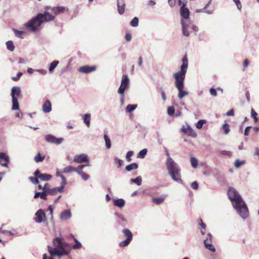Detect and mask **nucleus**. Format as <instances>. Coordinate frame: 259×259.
<instances>
[{
	"label": "nucleus",
	"instance_id": "obj_1",
	"mask_svg": "<svg viewBox=\"0 0 259 259\" xmlns=\"http://www.w3.org/2000/svg\"><path fill=\"white\" fill-rule=\"evenodd\" d=\"M188 61L187 55H185L182 59L181 71L176 72L173 75V77L175 79V84L179 92L178 97L180 99H182L189 94L188 92L184 90V80L188 65Z\"/></svg>",
	"mask_w": 259,
	"mask_h": 259
},
{
	"label": "nucleus",
	"instance_id": "obj_2",
	"mask_svg": "<svg viewBox=\"0 0 259 259\" xmlns=\"http://www.w3.org/2000/svg\"><path fill=\"white\" fill-rule=\"evenodd\" d=\"M53 244L55 248L48 246V251L51 255H57L59 257L67 255L71 251L70 245L62 241L61 238L57 237L53 240Z\"/></svg>",
	"mask_w": 259,
	"mask_h": 259
},
{
	"label": "nucleus",
	"instance_id": "obj_3",
	"mask_svg": "<svg viewBox=\"0 0 259 259\" xmlns=\"http://www.w3.org/2000/svg\"><path fill=\"white\" fill-rule=\"evenodd\" d=\"M55 16L49 12L38 14L35 17L25 23V27L31 31H35L43 22H48L54 20Z\"/></svg>",
	"mask_w": 259,
	"mask_h": 259
},
{
	"label": "nucleus",
	"instance_id": "obj_4",
	"mask_svg": "<svg viewBox=\"0 0 259 259\" xmlns=\"http://www.w3.org/2000/svg\"><path fill=\"white\" fill-rule=\"evenodd\" d=\"M166 156L168 158L166 165L169 174L174 181L180 184H183V181L181 178V169L173 159L169 157V154L168 152L166 153Z\"/></svg>",
	"mask_w": 259,
	"mask_h": 259
},
{
	"label": "nucleus",
	"instance_id": "obj_5",
	"mask_svg": "<svg viewBox=\"0 0 259 259\" xmlns=\"http://www.w3.org/2000/svg\"><path fill=\"white\" fill-rule=\"evenodd\" d=\"M228 196L231 201L234 202V204H239L243 201L240 195L236 190L232 187L229 188Z\"/></svg>",
	"mask_w": 259,
	"mask_h": 259
},
{
	"label": "nucleus",
	"instance_id": "obj_6",
	"mask_svg": "<svg viewBox=\"0 0 259 259\" xmlns=\"http://www.w3.org/2000/svg\"><path fill=\"white\" fill-rule=\"evenodd\" d=\"M234 207L237 210L238 214L243 218L246 219L248 215L247 207L243 201L239 204H234Z\"/></svg>",
	"mask_w": 259,
	"mask_h": 259
},
{
	"label": "nucleus",
	"instance_id": "obj_7",
	"mask_svg": "<svg viewBox=\"0 0 259 259\" xmlns=\"http://www.w3.org/2000/svg\"><path fill=\"white\" fill-rule=\"evenodd\" d=\"M130 80L127 75L123 74L122 76V79L120 87L118 90V93L122 96V98H124V91L128 88Z\"/></svg>",
	"mask_w": 259,
	"mask_h": 259
},
{
	"label": "nucleus",
	"instance_id": "obj_8",
	"mask_svg": "<svg viewBox=\"0 0 259 259\" xmlns=\"http://www.w3.org/2000/svg\"><path fill=\"white\" fill-rule=\"evenodd\" d=\"M124 237H126V239L120 242L119 244L120 247H124L127 246L131 242L133 239V234L128 229H124L122 231Z\"/></svg>",
	"mask_w": 259,
	"mask_h": 259
},
{
	"label": "nucleus",
	"instance_id": "obj_9",
	"mask_svg": "<svg viewBox=\"0 0 259 259\" xmlns=\"http://www.w3.org/2000/svg\"><path fill=\"white\" fill-rule=\"evenodd\" d=\"M179 5L181 6L180 14L182 17L187 19L189 17L190 12L188 8L185 7L186 3L185 0H178Z\"/></svg>",
	"mask_w": 259,
	"mask_h": 259
},
{
	"label": "nucleus",
	"instance_id": "obj_10",
	"mask_svg": "<svg viewBox=\"0 0 259 259\" xmlns=\"http://www.w3.org/2000/svg\"><path fill=\"white\" fill-rule=\"evenodd\" d=\"M50 186L48 183H46L43 187L42 192H36L35 193L34 198H37L40 197L41 199L47 200V193L51 189Z\"/></svg>",
	"mask_w": 259,
	"mask_h": 259
},
{
	"label": "nucleus",
	"instance_id": "obj_11",
	"mask_svg": "<svg viewBox=\"0 0 259 259\" xmlns=\"http://www.w3.org/2000/svg\"><path fill=\"white\" fill-rule=\"evenodd\" d=\"M85 166L84 165H79L77 167H74L72 166L69 165L65 167L63 170V172L64 173H70L72 172L76 171L77 172H80L83 168Z\"/></svg>",
	"mask_w": 259,
	"mask_h": 259
},
{
	"label": "nucleus",
	"instance_id": "obj_12",
	"mask_svg": "<svg viewBox=\"0 0 259 259\" xmlns=\"http://www.w3.org/2000/svg\"><path fill=\"white\" fill-rule=\"evenodd\" d=\"M35 216L34 220L37 223H40L47 220L46 214L42 209L37 210L35 213Z\"/></svg>",
	"mask_w": 259,
	"mask_h": 259
},
{
	"label": "nucleus",
	"instance_id": "obj_13",
	"mask_svg": "<svg viewBox=\"0 0 259 259\" xmlns=\"http://www.w3.org/2000/svg\"><path fill=\"white\" fill-rule=\"evenodd\" d=\"M10 162L9 156L5 153L0 152V164L4 167H7Z\"/></svg>",
	"mask_w": 259,
	"mask_h": 259
},
{
	"label": "nucleus",
	"instance_id": "obj_14",
	"mask_svg": "<svg viewBox=\"0 0 259 259\" xmlns=\"http://www.w3.org/2000/svg\"><path fill=\"white\" fill-rule=\"evenodd\" d=\"M45 139L48 142L55 144L56 145L61 144L63 141V138H57L51 135H47L45 137Z\"/></svg>",
	"mask_w": 259,
	"mask_h": 259
},
{
	"label": "nucleus",
	"instance_id": "obj_15",
	"mask_svg": "<svg viewBox=\"0 0 259 259\" xmlns=\"http://www.w3.org/2000/svg\"><path fill=\"white\" fill-rule=\"evenodd\" d=\"M74 161L78 163H81L84 162H89L88 157L85 154L75 155L74 157Z\"/></svg>",
	"mask_w": 259,
	"mask_h": 259
},
{
	"label": "nucleus",
	"instance_id": "obj_16",
	"mask_svg": "<svg viewBox=\"0 0 259 259\" xmlns=\"http://www.w3.org/2000/svg\"><path fill=\"white\" fill-rule=\"evenodd\" d=\"M96 70V67L95 66H89L87 65L81 66L78 69L79 72L84 73H89L95 71Z\"/></svg>",
	"mask_w": 259,
	"mask_h": 259
},
{
	"label": "nucleus",
	"instance_id": "obj_17",
	"mask_svg": "<svg viewBox=\"0 0 259 259\" xmlns=\"http://www.w3.org/2000/svg\"><path fill=\"white\" fill-rule=\"evenodd\" d=\"M34 176L38 177L42 181H49L51 179L52 176L48 174H42L39 170H36L34 173Z\"/></svg>",
	"mask_w": 259,
	"mask_h": 259
},
{
	"label": "nucleus",
	"instance_id": "obj_18",
	"mask_svg": "<svg viewBox=\"0 0 259 259\" xmlns=\"http://www.w3.org/2000/svg\"><path fill=\"white\" fill-rule=\"evenodd\" d=\"M117 10L120 15H122L125 11V4L124 0H117Z\"/></svg>",
	"mask_w": 259,
	"mask_h": 259
},
{
	"label": "nucleus",
	"instance_id": "obj_19",
	"mask_svg": "<svg viewBox=\"0 0 259 259\" xmlns=\"http://www.w3.org/2000/svg\"><path fill=\"white\" fill-rule=\"evenodd\" d=\"M51 10L56 15L68 11V9L63 6L53 7L51 9Z\"/></svg>",
	"mask_w": 259,
	"mask_h": 259
},
{
	"label": "nucleus",
	"instance_id": "obj_20",
	"mask_svg": "<svg viewBox=\"0 0 259 259\" xmlns=\"http://www.w3.org/2000/svg\"><path fill=\"white\" fill-rule=\"evenodd\" d=\"M21 90L19 87H14L12 89L11 96L12 99L17 98L20 96Z\"/></svg>",
	"mask_w": 259,
	"mask_h": 259
},
{
	"label": "nucleus",
	"instance_id": "obj_21",
	"mask_svg": "<svg viewBox=\"0 0 259 259\" xmlns=\"http://www.w3.org/2000/svg\"><path fill=\"white\" fill-rule=\"evenodd\" d=\"M52 110V104L50 101L46 100L42 105V110L45 113H48Z\"/></svg>",
	"mask_w": 259,
	"mask_h": 259
},
{
	"label": "nucleus",
	"instance_id": "obj_22",
	"mask_svg": "<svg viewBox=\"0 0 259 259\" xmlns=\"http://www.w3.org/2000/svg\"><path fill=\"white\" fill-rule=\"evenodd\" d=\"M57 192L62 193V187H56L54 188L51 189L47 193L48 195H56Z\"/></svg>",
	"mask_w": 259,
	"mask_h": 259
},
{
	"label": "nucleus",
	"instance_id": "obj_23",
	"mask_svg": "<svg viewBox=\"0 0 259 259\" xmlns=\"http://www.w3.org/2000/svg\"><path fill=\"white\" fill-rule=\"evenodd\" d=\"M71 216V212L69 210H65L62 212L60 218L62 220H66L70 218Z\"/></svg>",
	"mask_w": 259,
	"mask_h": 259
},
{
	"label": "nucleus",
	"instance_id": "obj_24",
	"mask_svg": "<svg viewBox=\"0 0 259 259\" xmlns=\"http://www.w3.org/2000/svg\"><path fill=\"white\" fill-rule=\"evenodd\" d=\"M165 199V196H162L160 197H153L152 198V202L156 205H159L164 201Z\"/></svg>",
	"mask_w": 259,
	"mask_h": 259
},
{
	"label": "nucleus",
	"instance_id": "obj_25",
	"mask_svg": "<svg viewBox=\"0 0 259 259\" xmlns=\"http://www.w3.org/2000/svg\"><path fill=\"white\" fill-rule=\"evenodd\" d=\"M114 204L119 208H122L125 204V201L122 199L113 200Z\"/></svg>",
	"mask_w": 259,
	"mask_h": 259
},
{
	"label": "nucleus",
	"instance_id": "obj_26",
	"mask_svg": "<svg viewBox=\"0 0 259 259\" xmlns=\"http://www.w3.org/2000/svg\"><path fill=\"white\" fill-rule=\"evenodd\" d=\"M91 116L90 114H85L82 116L83 121L88 127L90 126Z\"/></svg>",
	"mask_w": 259,
	"mask_h": 259
},
{
	"label": "nucleus",
	"instance_id": "obj_27",
	"mask_svg": "<svg viewBox=\"0 0 259 259\" xmlns=\"http://www.w3.org/2000/svg\"><path fill=\"white\" fill-rule=\"evenodd\" d=\"M184 132L188 136H190L193 137H195L197 136V134L194 132V131L190 127H188L187 128L185 129L184 130Z\"/></svg>",
	"mask_w": 259,
	"mask_h": 259
},
{
	"label": "nucleus",
	"instance_id": "obj_28",
	"mask_svg": "<svg viewBox=\"0 0 259 259\" xmlns=\"http://www.w3.org/2000/svg\"><path fill=\"white\" fill-rule=\"evenodd\" d=\"M198 223L201 228V233L202 235H204L205 234V229L206 227V225L203 222L202 220L201 219H199L198 220Z\"/></svg>",
	"mask_w": 259,
	"mask_h": 259
},
{
	"label": "nucleus",
	"instance_id": "obj_29",
	"mask_svg": "<svg viewBox=\"0 0 259 259\" xmlns=\"http://www.w3.org/2000/svg\"><path fill=\"white\" fill-rule=\"evenodd\" d=\"M138 167V165L136 163H133L131 164L127 165L125 167L127 171H131L132 169H136Z\"/></svg>",
	"mask_w": 259,
	"mask_h": 259
},
{
	"label": "nucleus",
	"instance_id": "obj_30",
	"mask_svg": "<svg viewBox=\"0 0 259 259\" xmlns=\"http://www.w3.org/2000/svg\"><path fill=\"white\" fill-rule=\"evenodd\" d=\"M12 108L13 110L19 109V106L17 98L12 99Z\"/></svg>",
	"mask_w": 259,
	"mask_h": 259
},
{
	"label": "nucleus",
	"instance_id": "obj_31",
	"mask_svg": "<svg viewBox=\"0 0 259 259\" xmlns=\"http://www.w3.org/2000/svg\"><path fill=\"white\" fill-rule=\"evenodd\" d=\"M147 153V150L144 149L141 150L137 154V158H144Z\"/></svg>",
	"mask_w": 259,
	"mask_h": 259
},
{
	"label": "nucleus",
	"instance_id": "obj_32",
	"mask_svg": "<svg viewBox=\"0 0 259 259\" xmlns=\"http://www.w3.org/2000/svg\"><path fill=\"white\" fill-rule=\"evenodd\" d=\"M58 64H59L58 61L55 60V61H53L50 66V67L49 69V71L52 72L54 70V69L57 67V66L58 65Z\"/></svg>",
	"mask_w": 259,
	"mask_h": 259
},
{
	"label": "nucleus",
	"instance_id": "obj_33",
	"mask_svg": "<svg viewBox=\"0 0 259 259\" xmlns=\"http://www.w3.org/2000/svg\"><path fill=\"white\" fill-rule=\"evenodd\" d=\"M104 138L105 141V144L106 148L107 149H109L111 147V141L110 139L109 138L108 136L106 135H104Z\"/></svg>",
	"mask_w": 259,
	"mask_h": 259
},
{
	"label": "nucleus",
	"instance_id": "obj_34",
	"mask_svg": "<svg viewBox=\"0 0 259 259\" xmlns=\"http://www.w3.org/2000/svg\"><path fill=\"white\" fill-rule=\"evenodd\" d=\"M7 49L12 52L14 50L15 47L12 41L9 40L6 42Z\"/></svg>",
	"mask_w": 259,
	"mask_h": 259
},
{
	"label": "nucleus",
	"instance_id": "obj_35",
	"mask_svg": "<svg viewBox=\"0 0 259 259\" xmlns=\"http://www.w3.org/2000/svg\"><path fill=\"white\" fill-rule=\"evenodd\" d=\"M205 248L212 252H214L215 251V249L212 243H204Z\"/></svg>",
	"mask_w": 259,
	"mask_h": 259
},
{
	"label": "nucleus",
	"instance_id": "obj_36",
	"mask_svg": "<svg viewBox=\"0 0 259 259\" xmlns=\"http://www.w3.org/2000/svg\"><path fill=\"white\" fill-rule=\"evenodd\" d=\"M142 178L140 176L137 177L136 179H132L131 182L136 183L138 186H140L142 184Z\"/></svg>",
	"mask_w": 259,
	"mask_h": 259
},
{
	"label": "nucleus",
	"instance_id": "obj_37",
	"mask_svg": "<svg viewBox=\"0 0 259 259\" xmlns=\"http://www.w3.org/2000/svg\"><path fill=\"white\" fill-rule=\"evenodd\" d=\"M190 162H191V165L193 168H195L197 167L198 160H197V159L196 158L193 157H191Z\"/></svg>",
	"mask_w": 259,
	"mask_h": 259
},
{
	"label": "nucleus",
	"instance_id": "obj_38",
	"mask_svg": "<svg viewBox=\"0 0 259 259\" xmlns=\"http://www.w3.org/2000/svg\"><path fill=\"white\" fill-rule=\"evenodd\" d=\"M45 159V157L41 156L39 152L34 157V160L36 162L38 163L42 161Z\"/></svg>",
	"mask_w": 259,
	"mask_h": 259
},
{
	"label": "nucleus",
	"instance_id": "obj_39",
	"mask_svg": "<svg viewBox=\"0 0 259 259\" xmlns=\"http://www.w3.org/2000/svg\"><path fill=\"white\" fill-rule=\"evenodd\" d=\"M257 113L254 111V110L253 108H251V116L254 119V121L255 123H256L258 121V118L257 117Z\"/></svg>",
	"mask_w": 259,
	"mask_h": 259
},
{
	"label": "nucleus",
	"instance_id": "obj_40",
	"mask_svg": "<svg viewBox=\"0 0 259 259\" xmlns=\"http://www.w3.org/2000/svg\"><path fill=\"white\" fill-rule=\"evenodd\" d=\"M136 107H137V105H131V104H129L126 107V111L127 112H131L134 110H135Z\"/></svg>",
	"mask_w": 259,
	"mask_h": 259
},
{
	"label": "nucleus",
	"instance_id": "obj_41",
	"mask_svg": "<svg viewBox=\"0 0 259 259\" xmlns=\"http://www.w3.org/2000/svg\"><path fill=\"white\" fill-rule=\"evenodd\" d=\"M74 240L76 244L73 245L72 248L74 249H79L81 247V243L75 238H74Z\"/></svg>",
	"mask_w": 259,
	"mask_h": 259
},
{
	"label": "nucleus",
	"instance_id": "obj_42",
	"mask_svg": "<svg viewBox=\"0 0 259 259\" xmlns=\"http://www.w3.org/2000/svg\"><path fill=\"white\" fill-rule=\"evenodd\" d=\"M131 25L133 27H137L139 24V19L137 17H135L130 23Z\"/></svg>",
	"mask_w": 259,
	"mask_h": 259
},
{
	"label": "nucleus",
	"instance_id": "obj_43",
	"mask_svg": "<svg viewBox=\"0 0 259 259\" xmlns=\"http://www.w3.org/2000/svg\"><path fill=\"white\" fill-rule=\"evenodd\" d=\"M14 31L15 32L16 36L20 38H23V35L25 33L24 31H19L15 29H14Z\"/></svg>",
	"mask_w": 259,
	"mask_h": 259
},
{
	"label": "nucleus",
	"instance_id": "obj_44",
	"mask_svg": "<svg viewBox=\"0 0 259 259\" xmlns=\"http://www.w3.org/2000/svg\"><path fill=\"white\" fill-rule=\"evenodd\" d=\"M205 122H206V121L205 120H203V119L199 120L196 124V127L198 129L201 128L203 124L205 123Z\"/></svg>",
	"mask_w": 259,
	"mask_h": 259
},
{
	"label": "nucleus",
	"instance_id": "obj_45",
	"mask_svg": "<svg viewBox=\"0 0 259 259\" xmlns=\"http://www.w3.org/2000/svg\"><path fill=\"white\" fill-rule=\"evenodd\" d=\"M223 128L224 130L225 134H228L230 132L229 125L228 123H225L223 125Z\"/></svg>",
	"mask_w": 259,
	"mask_h": 259
},
{
	"label": "nucleus",
	"instance_id": "obj_46",
	"mask_svg": "<svg viewBox=\"0 0 259 259\" xmlns=\"http://www.w3.org/2000/svg\"><path fill=\"white\" fill-rule=\"evenodd\" d=\"M133 154L134 152L133 151H129L127 152L126 155V158L127 161L130 162L132 160L131 157L133 155Z\"/></svg>",
	"mask_w": 259,
	"mask_h": 259
},
{
	"label": "nucleus",
	"instance_id": "obj_47",
	"mask_svg": "<svg viewBox=\"0 0 259 259\" xmlns=\"http://www.w3.org/2000/svg\"><path fill=\"white\" fill-rule=\"evenodd\" d=\"M212 236L210 233H208L206 239L204 241V243H210L212 242Z\"/></svg>",
	"mask_w": 259,
	"mask_h": 259
},
{
	"label": "nucleus",
	"instance_id": "obj_48",
	"mask_svg": "<svg viewBox=\"0 0 259 259\" xmlns=\"http://www.w3.org/2000/svg\"><path fill=\"white\" fill-rule=\"evenodd\" d=\"M38 179V177H36L35 176L34 177H29L30 180L34 184H37L39 183Z\"/></svg>",
	"mask_w": 259,
	"mask_h": 259
},
{
	"label": "nucleus",
	"instance_id": "obj_49",
	"mask_svg": "<svg viewBox=\"0 0 259 259\" xmlns=\"http://www.w3.org/2000/svg\"><path fill=\"white\" fill-rule=\"evenodd\" d=\"M78 173L81 175L82 178L85 181H87L89 178V176L88 174L82 172V170L80 171V172Z\"/></svg>",
	"mask_w": 259,
	"mask_h": 259
},
{
	"label": "nucleus",
	"instance_id": "obj_50",
	"mask_svg": "<svg viewBox=\"0 0 259 259\" xmlns=\"http://www.w3.org/2000/svg\"><path fill=\"white\" fill-rule=\"evenodd\" d=\"M168 114L170 115H172L175 112V108L173 106L168 107L167 109Z\"/></svg>",
	"mask_w": 259,
	"mask_h": 259
},
{
	"label": "nucleus",
	"instance_id": "obj_51",
	"mask_svg": "<svg viewBox=\"0 0 259 259\" xmlns=\"http://www.w3.org/2000/svg\"><path fill=\"white\" fill-rule=\"evenodd\" d=\"M191 188L194 190H197L198 188V184L196 181L193 182L191 184Z\"/></svg>",
	"mask_w": 259,
	"mask_h": 259
},
{
	"label": "nucleus",
	"instance_id": "obj_52",
	"mask_svg": "<svg viewBox=\"0 0 259 259\" xmlns=\"http://www.w3.org/2000/svg\"><path fill=\"white\" fill-rule=\"evenodd\" d=\"M22 73L21 72H19L16 76H14L12 77V79L14 81H17L19 79L20 77L22 76Z\"/></svg>",
	"mask_w": 259,
	"mask_h": 259
},
{
	"label": "nucleus",
	"instance_id": "obj_53",
	"mask_svg": "<svg viewBox=\"0 0 259 259\" xmlns=\"http://www.w3.org/2000/svg\"><path fill=\"white\" fill-rule=\"evenodd\" d=\"M210 91V94H211L212 96H214V97H215V96H217V91H216V90H215L214 89H213V88H211V89H210V91Z\"/></svg>",
	"mask_w": 259,
	"mask_h": 259
},
{
	"label": "nucleus",
	"instance_id": "obj_54",
	"mask_svg": "<svg viewBox=\"0 0 259 259\" xmlns=\"http://www.w3.org/2000/svg\"><path fill=\"white\" fill-rule=\"evenodd\" d=\"M242 163V161H240L239 160H236L235 162V166L237 168L239 167Z\"/></svg>",
	"mask_w": 259,
	"mask_h": 259
},
{
	"label": "nucleus",
	"instance_id": "obj_55",
	"mask_svg": "<svg viewBox=\"0 0 259 259\" xmlns=\"http://www.w3.org/2000/svg\"><path fill=\"white\" fill-rule=\"evenodd\" d=\"M183 33L184 35L188 36L189 35V31L186 29V27L183 26Z\"/></svg>",
	"mask_w": 259,
	"mask_h": 259
},
{
	"label": "nucleus",
	"instance_id": "obj_56",
	"mask_svg": "<svg viewBox=\"0 0 259 259\" xmlns=\"http://www.w3.org/2000/svg\"><path fill=\"white\" fill-rule=\"evenodd\" d=\"M251 126H247L245 129L244 135L245 136H248L249 134V131L251 128Z\"/></svg>",
	"mask_w": 259,
	"mask_h": 259
},
{
	"label": "nucleus",
	"instance_id": "obj_57",
	"mask_svg": "<svg viewBox=\"0 0 259 259\" xmlns=\"http://www.w3.org/2000/svg\"><path fill=\"white\" fill-rule=\"evenodd\" d=\"M168 4L171 7H174L176 3V0H168Z\"/></svg>",
	"mask_w": 259,
	"mask_h": 259
},
{
	"label": "nucleus",
	"instance_id": "obj_58",
	"mask_svg": "<svg viewBox=\"0 0 259 259\" xmlns=\"http://www.w3.org/2000/svg\"><path fill=\"white\" fill-rule=\"evenodd\" d=\"M233 1L235 3V4H236L237 6V8L239 9H241V3L239 1V0H233Z\"/></svg>",
	"mask_w": 259,
	"mask_h": 259
},
{
	"label": "nucleus",
	"instance_id": "obj_59",
	"mask_svg": "<svg viewBox=\"0 0 259 259\" xmlns=\"http://www.w3.org/2000/svg\"><path fill=\"white\" fill-rule=\"evenodd\" d=\"M227 116H233L234 115V112L233 109L230 110L226 113Z\"/></svg>",
	"mask_w": 259,
	"mask_h": 259
},
{
	"label": "nucleus",
	"instance_id": "obj_60",
	"mask_svg": "<svg viewBox=\"0 0 259 259\" xmlns=\"http://www.w3.org/2000/svg\"><path fill=\"white\" fill-rule=\"evenodd\" d=\"M125 38L126 39V40L127 41H130L131 40V38H132V35L130 33H126L125 35Z\"/></svg>",
	"mask_w": 259,
	"mask_h": 259
},
{
	"label": "nucleus",
	"instance_id": "obj_61",
	"mask_svg": "<svg viewBox=\"0 0 259 259\" xmlns=\"http://www.w3.org/2000/svg\"><path fill=\"white\" fill-rule=\"evenodd\" d=\"M249 63V62L248 60L246 59L244 60V62H243V67H244V68H246L248 66Z\"/></svg>",
	"mask_w": 259,
	"mask_h": 259
},
{
	"label": "nucleus",
	"instance_id": "obj_62",
	"mask_svg": "<svg viewBox=\"0 0 259 259\" xmlns=\"http://www.w3.org/2000/svg\"><path fill=\"white\" fill-rule=\"evenodd\" d=\"M66 180L62 181V182L61 183V186L60 187H62V192H63L64 188L65 185H66Z\"/></svg>",
	"mask_w": 259,
	"mask_h": 259
},
{
	"label": "nucleus",
	"instance_id": "obj_63",
	"mask_svg": "<svg viewBox=\"0 0 259 259\" xmlns=\"http://www.w3.org/2000/svg\"><path fill=\"white\" fill-rule=\"evenodd\" d=\"M142 63H143V59H142V57H140L139 58L138 65H139L140 67H141V66H142Z\"/></svg>",
	"mask_w": 259,
	"mask_h": 259
},
{
	"label": "nucleus",
	"instance_id": "obj_64",
	"mask_svg": "<svg viewBox=\"0 0 259 259\" xmlns=\"http://www.w3.org/2000/svg\"><path fill=\"white\" fill-rule=\"evenodd\" d=\"M161 97L163 101H165L166 100V95L165 94V93L164 91L161 92Z\"/></svg>",
	"mask_w": 259,
	"mask_h": 259
}]
</instances>
